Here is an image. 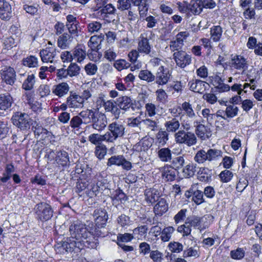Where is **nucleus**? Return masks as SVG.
Returning <instances> with one entry per match:
<instances>
[{
  "label": "nucleus",
  "mask_w": 262,
  "mask_h": 262,
  "mask_svg": "<svg viewBox=\"0 0 262 262\" xmlns=\"http://www.w3.org/2000/svg\"><path fill=\"white\" fill-rule=\"evenodd\" d=\"M71 236L67 241L58 243L57 249L60 252H71L76 248L82 249L83 247L94 249L97 247V239L80 221L74 222L70 227Z\"/></svg>",
  "instance_id": "nucleus-1"
},
{
  "label": "nucleus",
  "mask_w": 262,
  "mask_h": 262,
  "mask_svg": "<svg viewBox=\"0 0 262 262\" xmlns=\"http://www.w3.org/2000/svg\"><path fill=\"white\" fill-rule=\"evenodd\" d=\"M222 156L221 150L209 148L207 151L204 149L198 150L194 158V161L199 164H203L206 162H212L217 160Z\"/></svg>",
  "instance_id": "nucleus-2"
},
{
  "label": "nucleus",
  "mask_w": 262,
  "mask_h": 262,
  "mask_svg": "<svg viewBox=\"0 0 262 262\" xmlns=\"http://www.w3.org/2000/svg\"><path fill=\"white\" fill-rule=\"evenodd\" d=\"M125 126L123 122L116 120L108 125V130L106 135L109 142H114L118 138L122 137L125 133Z\"/></svg>",
  "instance_id": "nucleus-3"
},
{
  "label": "nucleus",
  "mask_w": 262,
  "mask_h": 262,
  "mask_svg": "<svg viewBox=\"0 0 262 262\" xmlns=\"http://www.w3.org/2000/svg\"><path fill=\"white\" fill-rule=\"evenodd\" d=\"M174 137L177 143L185 144L188 146L195 145L197 142L196 137L194 133L184 130H180L176 133Z\"/></svg>",
  "instance_id": "nucleus-4"
},
{
  "label": "nucleus",
  "mask_w": 262,
  "mask_h": 262,
  "mask_svg": "<svg viewBox=\"0 0 262 262\" xmlns=\"http://www.w3.org/2000/svg\"><path fill=\"white\" fill-rule=\"evenodd\" d=\"M13 124L21 130H27L30 127L31 119L26 113H16L12 117Z\"/></svg>",
  "instance_id": "nucleus-5"
},
{
  "label": "nucleus",
  "mask_w": 262,
  "mask_h": 262,
  "mask_svg": "<svg viewBox=\"0 0 262 262\" xmlns=\"http://www.w3.org/2000/svg\"><path fill=\"white\" fill-rule=\"evenodd\" d=\"M35 210L37 218L41 221H48L53 216V211L51 206L45 203L37 204Z\"/></svg>",
  "instance_id": "nucleus-6"
},
{
  "label": "nucleus",
  "mask_w": 262,
  "mask_h": 262,
  "mask_svg": "<svg viewBox=\"0 0 262 262\" xmlns=\"http://www.w3.org/2000/svg\"><path fill=\"white\" fill-rule=\"evenodd\" d=\"M106 165L108 167H111L113 165L121 166L123 169L126 171L130 170L133 167L132 163L127 160L122 155L112 156L108 159Z\"/></svg>",
  "instance_id": "nucleus-7"
},
{
  "label": "nucleus",
  "mask_w": 262,
  "mask_h": 262,
  "mask_svg": "<svg viewBox=\"0 0 262 262\" xmlns=\"http://www.w3.org/2000/svg\"><path fill=\"white\" fill-rule=\"evenodd\" d=\"M173 58L176 65L182 69L190 65L192 61L191 56L183 50L174 52L173 54Z\"/></svg>",
  "instance_id": "nucleus-8"
},
{
  "label": "nucleus",
  "mask_w": 262,
  "mask_h": 262,
  "mask_svg": "<svg viewBox=\"0 0 262 262\" xmlns=\"http://www.w3.org/2000/svg\"><path fill=\"white\" fill-rule=\"evenodd\" d=\"M58 53L56 48L51 46L41 50L39 54L43 62L53 63L57 61Z\"/></svg>",
  "instance_id": "nucleus-9"
},
{
  "label": "nucleus",
  "mask_w": 262,
  "mask_h": 262,
  "mask_svg": "<svg viewBox=\"0 0 262 262\" xmlns=\"http://www.w3.org/2000/svg\"><path fill=\"white\" fill-rule=\"evenodd\" d=\"M104 95L100 94L99 95V99L102 100L103 102V106L106 112L111 113L114 117V119L118 120L120 117L121 111L116 102L112 100L105 101L103 99Z\"/></svg>",
  "instance_id": "nucleus-10"
},
{
  "label": "nucleus",
  "mask_w": 262,
  "mask_h": 262,
  "mask_svg": "<svg viewBox=\"0 0 262 262\" xmlns=\"http://www.w3.org/2000/svg\"><path fill=\"white\" fill-rule=\"evenodd\" d=\"M230 67L238 71H242V74H244L245 70L248 67L247 59L241 55H232L230 60Z\"/></svg>",
  "instance_id": "nucleus-11"
},
{
  "label": "nucleus",
  "mask_w": 262,
  "mask_h": 262,
  "mask_svg": "<svg viewBox=\"0 0 262 262\" xmlns=\"http://www.w3.org/2000/svg\"><path fill=\"white\" fill-rule=\"evenodd\" d=\"M204 120H196L193 122V126L195 127V134L202 140L208 139L211 136V132L208 126L203 123Z\"/></svg>",
  "instance_id": "nucleus-12"
},
{
  "label": "nucleus",
  "mask_w": 262,
  "mask_h": 262,
  "mask_svg": "<svg viewBox=\"0 0 262 262\" xmlns=\"http://www.w3.org/2000/svg\"><path fill=\"white\" fill-rule=\"evenodd\" d=\"M189 35V34L187 31L180 32L177 34L176 39L170 42L169 47L171 51L174 52L182 50L184 41Z\"/></svg>",
  "instance_id": "nucleus-13"
},
{
  "label": "nucleus",
  "mask_w": 262,
  "mask_h": 262,
  "mask_svg": "<svg viewBox=\"0 0 262 262\" xmlns=\"http://www.w3.org/2000/svg\"><path fill=\"white\" fill-rule=\"evenodd\" d=\"M171 77V74L168 69L161 66L157 71L155 75V82L159 85L167 83Z\"/></svg>",
  "instance_id": "nucleus-14"
},
{
  "label": "nucleus",
  "mask_w": 262,
  "mask_h": 262,
  "mask_svg": "<svg viewBox=\"0 0 262 262\" xmlns=\"http://www.w3.org/2000/svg\"><path fill=\"white\" fill-rule=\"evenodd\" d=\"M152 48V45H150L149 39L141 34L138 41L137 50L141 54L149 55Z\"/></svg>",
  "instance_id": "nucleus-15"
},
{
  "label": "nucleus",
  "mask_w": 262,
  "mask_h": 262,
  "mask_svg": "<svg viewBox=\"0 0 262 262\" xmlns=\"http://www.w3.org/2000/svg\"><path fill=\"white\" fill-rule=\"evenodd\" d=\"M107 124V118L103 113L95 115L92 121V127L99 132L103 130Z\"/></svg>",
  "instance_id": "nucleus-16"
},
{
  "label": "nucleus",
  "mask_w": 262,
  "mask_h": 262,
  "mask_svg": "<svg viewBox=\"0 0 262 262\" xmlns=\"http://www.w3.org/2000/svg\"><path fill=\"white\" fill-rule=\"evenodd\" d=\"M1 76L3 80L7 84L12 85L16 79L15 72L11 67H4L2 70Z\"/></svg>",
  "instance_id": "nucleus-17"
},
{
  "label": "nucleus",
  "mask_w": 262,
  "mask_h": 262,
  "mask_svg": "<svg viewBox=\"0 0 262 262\" xmlns=\"http://www.w3.org/2000/svg\"><path fill=\"white\" fill-rule=\"evenodd\" d=\"M70 86L67 82H61L53 86L52 92L53 94L59 98L64 97L70 91Z\"/></svg>",
  "instance_id": "nucleus-18"
},
{
  "label": "nucleus",
  "mask_w": 262,
  "mask_h": 262,
  "mask_svg": "<svg viewBox=\"0 0 262 262\" xmlns=\"http://www.w3.org/2000/svg\"><path fill=\"white\" fill-rule=\"evenodd\" d=\"M190 89L195 93H203L209 89L208 83L199 79H192L189 82Z\"/></svg>",
  "instance_id": "nucleus-19"
},
{
  "label": "nucleus",
  "mask_w": 262,
  "mask_h": 262,
  "mask_svg": "<svg viewBox=\"0 0 262 262\" xmlns=\"http://www.w3.org/2000/svg\"><path fill=\"white\" fill-rule=\"evenodd\" d=\"M93 216L96 225L98 227H103L107 220V212L105 210L98 208L94 210Z\"/></svg>",
  "instance_id": "nucleus-20"
},
{
  "label": "nucleus",
  "mask_w": 262,
  "mask_h": 262,
  "mask_svg": "<svg viewBox=\"0 0 262 262\" xmlns=\"http://www.w3.org/2000/svg\"><path fill=\"white\" fill-rule=\"evenodd\" d=\"M161 171L162 178L165 181H172L176 177V169L170 165H165L161 168Z\"/></svg>",
  "instance_id": "nucleus-21"
},
{
  "label": "nucleus",
  "mask_w": 262,
  "mask_h": 262,
  "mask_svg": "<svg viewBox=\"0 0 262 262\" xmlns=\"http://www.w3.org/2000/svg\"><path fill=\"white\" fill-rule=\"evenodd\" d=\"M12 7L9 3L5 0H0V18L8 20L11 16Z\"/></svg>",
  "instance_id": "nucleus-22"
},
{
  "label": "nucleus",
  "mask_w": 262,
  "mask_h": 262,
  "mask_svg": "<svg viewBox=\"0 0 262 262\" xmlns=\"http://www.w3.org/2000/svg\"><path fill=\"white\" fill-rule=\"evenodd\" d=\"M67 99L69 108H82L83 106V104L80 99V96L75 93H71Z\"/></svg>",
  "instance_id": "nucleus-23"
},
{
  "label": "nucleus",
  "mask_w": 262,
  "mask_h": 262,
  "mask_svg": "<svg viewBox=\"0 0 262 262\" xmlns=\"http://www.w3.org/2000/svg\"><path fill=\"white\" fill-rule=\"evenodd\" d=\"M85 48L81 45L76 46L73 51V59L80 63L83 61L86 56Z\"/></svg>",
  "instance_id": "nucleus-24"
},
{
  "label": "nucleus",
  "mask_w": 262,
  "mask_h": 262,
  "mask_svg": "<svg viewBox=\"0 0 262 262\" xmlns=\"http://www.w3.org/2000/svg\"><path fill=\"white\" fill-rule=\"evenodd\" d=\"M158 201L154 206V211L156 215L161 216L168 210V205L165 199L161 198Z\"/></svg>",
  "instance_id": "nucleus-25"
},
{
  "label": "nucleus",
  "mask_w": 262,
  "mask_h": 262,
  "mask_svg": "<svg viewBox=\"0 0 262 262\" xmlns=\"http://www.w3.org/2000/svg\"><path fill=\"white\" fill-rule=\"evenodd\" d=\"M73 38L67 33H64L60 35L57 39L58 47L62 49H66L69 48Z\"/></svg>",
  "instance_id": "nucleus-26"
},
{
  "label": "nucleus",
  "mask_w": 262,
  "mask_h": 262,
  "mask_svg": "<svg viewBox=\"0 0 262 262\" xmlns=\"http://www.w3.org/2000/svg\"><path fill=\"white\" fill-rule=\"evenodd\" d=\"M166 131L168 133H176L180 127V122L176 118H172L164 123Z\"/></svg>",
  "instance_id": "nucleus-27"
},
{
  "label": "nucleus",
  "mask_w": 262,
  "mask_h": 262,
  "mask_svg": "<svg viewBox=\"0 0 262 262\" xmlns=\"http://www.w3.org/2000/svg\"><path fill=\"white\" fill-rule=\"evenodd\" d=\"M145 199L147 203H153L159 200V192L155 188H148L145 190Z\"/></svg>",
  "instance_id": "nucleus-28"
},
{
  "label": "nucleus",
  "mask_w": 262,
  "mask_h": 262,
  "mask_svg": "<svg viewBox=\"0 0 262 262\" xmlns=\"http://www.w3.org/2000/svg\"><path fill=\"white\" fill-rule=\"evenodd\" d=\"M13 101L12 97L9 94L0 95V110L5 111L9 109L11 107Z\"/></svg>",
  "instance_id": "nucleus-29"
},
{
  "label": "nucleus",
  "mask_w": 262,
  "mask_h": 262,
  "mask_svg": "<svg viewBox=\"0 0 262 262\" xmlns=\"http://www.w3.org/2000/svg\"><path fill=\"white\" fill-rule=\"evenodd\" d=\"M157 156L162 162H169L172 159L171 151L168 147L160 148L157 151Z\"/></svg>",
  "instance_id": "nucleus-30"
},
{
  "label": "nucleus",
  "mask_w": 262,
  "mask_h": 262,
  "mask_svg": "<svg viewBox=\"0 0 262 262\" xmlns=\"http://www.w3.org/2000/svg\"><path fill=\"white\" fill-rule=\"evenodd\" d=\"M96 115V112L92 109H86L81 111L79 115L84 124L92 122Z\"/></svg>",
  "instance_id": "nucleus-31"
},
{
  "label": "nucleus",
  "mask_w": 262,
  "mask_h": 262,
  "mask_svg": "<svg viewBox=\"0 0 262 262\" xmlns=\"http://www.w3.org/2000/svg\"><path fill=\"white\" fill-rule=\"evenodd\" d=\"M55 161L59 166H66L69 163V157L68 154L64 150H61L57 152Z\"/></svg>",
  "instance_id": "nucleus-32"
},
{
  "label": "nucleus",
  "mask_w": 262,
  "mask_h": 262,
  "mask_svg": "<svg viewBox=\"0 0 262 262\" xmlns=\"http://www.w3.org/2000/svg\"><path fill=\"white\" fill-rule=\"evenodd\" d=\"M168 139V132L162 129L159 130L156 135V142L159 146H164Z\"/></svg>",
  "instance_id": "nucleus-33"
},
{
  "label": "nucleus",
  "mask_w": 262,
  "mask_h": 262,
  "mask_svg": "<svg viewBox=\"0 0 262 262\" xmlns=\"http://www.w3.org/2000/svg\"><path fill=\"white\" fill-rule=\"evenodd\" d=\"M213 85L216 91L219 93L228 92L230 90V86L223 83L221 78L219 76L215 77Z\"/></svg>",
  "instance_id": "nucleus-34"
},
{
  "label": "nucleus",
  "mask_w": 262,
  "mask_h": 262,
  "mask_svg": "<svg viewBox=\"0 0 262 262\" xmlns=\"http://www.w3.org/2000/svg\"><path fill=\"white\" fill-rule=\"evenodd\" d=\"M89 141L94 145H97L101 143L102 141L109 142L107 139L106 133L104 135H99L98 134H91L88 138Z\"/></svg>",
  "instance_id": "nucleus-35"
},
{
  "label": "nucleus",
  "mask_w": 262,
  "mask_h": 262,
  "mask_svg": "<svg viewBox=\"0 0 262 262\" xmlns=\"http://www.w3.org/2000/svg\"><path fill=\"white\" fill-rule=\"evenodd\" d=\"M188 6L189 12L194 15L199 14L202 11L201 0L192 1Z\"/></svg>",
  "instance_id": "nucleus-36"
},
{
  "label": "nucleus",
  "mask_w": 262,
  "mask_h": 262,
  "mask_svg": "<svg viewBox=\"0 0 262 262\" xmlns=\"http://www.w3.org/2000/svg\"><path fill=\"white\" fill-rule=\"evenodd\" d=\"M181 110L184 112V116L192 119L195 117V114L193 110L192 105L188 102H184L182 104Z\"/></svg>",
  "instance_id": "nucleus-37"
},
{
  "label": "nucleus",
  "mask_w": 262,
  "mask_h": 262,
  "mask_svg": "<svg viewBox=\"0 0 262 262\" xmlns=\"http://www.w3.org/2000/svg\"><path fill=\"white\" fill-rule=\"evenodd\" d=\"M118 106L120 110L127 111L133 104L132 100L127 96H123L119 98L118 100Z\"/></svg>",
  "instance_id": "nucleus-38"
},
{
  "label": "nucleus",
  "mask_w": 262,
  "mask_h": 262,
  "mask_svg": "<svg viewBox=\"0 0 262 262\" xmlns=\"http://www.w3.org/2000/svg\"><path fill=\"white\" fill-rule=\"evenodd\" d=\"M174 231V228L172 226L164 228L161 231V239L164 242H168L171 239Z\"/></svg>",
  "instance_id": "nucleus-39"
},
{
  "label": "nucleus",
  "mask_w": 262,
  "mask_h": 262,
  "mask_svg": "<svg viewBox=\"0 0 262 262\" xmlns=\"http://www.w3.org/2000/svg\"><path fill=\"white\" fill-rule=\"evenodd\" d=\"M155 75L151 71L147 70H143L140 71L139 78L142 80L148 83L152 82L155 80Z\"/></svg>",
  "instance_id": "nucleus-40"
},
{
  "label": "nucleus",
  "mask_w": 262,
  "mask_h": 262,
  "mask_svg": "<svg viewBox=\"0 0 262 262\" xmlns=\"http://www.w3.org/2000/svg\"><path fill=\"white\" fill-rule=\"evenodd\" d=\"M223 30L220 26H214L210 29L211 38L213 41H219L222 35Z\"/></svg>",
  "instance_id": "nucleus-41"
},
{
  "label": "nucleus",
  "mask_w": 262,
  "mask_h": 262,
  "mask_svg": "<svg viewBox=\"0 0 262 262\" xmlns=\"http://www.w3.org/2000/svg\"><path fill=\"white\" fill-rule=\"evenodd\" d=\"M148 227L146 225L141 226L133 230V235L134 238L138 239H141L143 237L145 236L146 234Z\"/></svg>",
  "instance_id": "nucleus-42"
},
{
  "label": "nucleus",
  "mask_w": 262,
  "mask_h": 262,
  "mask_svg": "<svg viewBox=\"0 0 262 262\" xmlns=\"http://www.w3.org/2000/svg\"><path fill=\"white\" fill-rule=\"evenodd\" d=\"M35 82L34 75L33 74L29 75L24 81L22 88L25 90L30 91L33 88Z\"/></svg>",
  "instance_id": "nucleus-43"
},
{
  "label": "nucleus",
  "mask_w": 262,
  "mask_h": 262,
  "mask_svg": "<svg viewBox=\"0 0 262 262\" xmlns=\"http://www.w3.org/2000/svg\"><path fill=\"white\" fill-rule=\"evenodd\" d=\"M116 9L113 5L109 4L103 7L98 13H100V17L105 18L107 14H113L115 13Z\"/></svg>",
  "instance_id": "nucleus-44"
},
{
  "label": "nucleus",
  "mask_w": 262,
  "mask_h": 262,
  "mask_svg": "<svg viewBox=\"0 0 262 262\" xmlns=\"http://www.w3.org/2000/svg\"><path fill=\"white\" fill-rule=\"evenodd\" d=\"M23 64L29 68H34L38 66V58L34 56H30L24 59Z\"/></svg>",
  "instance_id": "nucleus-45"
},
{
  "label": "nucleus",
  "mask_w": 262,
  "mask_h": 262,
  "mask_svg": "<svg viewBox=\"0 0 262 262\" xmlns=\"http://www.w3.org/2000/svg\"><path fill=\"white\" fill-rule=\"evenodd\" d=\"M67 70L68 75L70 77H72L73 76H76L79 74L80 68L76 63H71L68 67Z\"/></svg>",
  "instance_id": "nucleus-46"
},
{
  "label": "nucleus",
  "mask_w": 262,
  "mask_h": 262,
  "mask_svg": "<svg viewBox=\"0 0 262 262\" xmlns=\"http://www.w3.org/2000/svg\"><path fill=\"white\" fill-rule=\"evenodd\" d=\"M102 28V24L97 21H93L88 24L87 29L89 32L95 33L98 32Z\"/></svg>",
  "instance_id": "nucleus-47"
},
{
  "label": "nucleus",
  "mask_w": 262,
  "mask_h": 262,
  "mask_svg": "<svg viewBox=\"0 0 262 262\" xmlns=\"http://www.w3.org/2000/svg\"><path fill=\"white\" fill-rule=\"evenodd\" d=\"M210 170L207 168H201L199 172L198 179L202 182H207L210 179Z\"/></svg>",
  "instance_id": "nucleus-48"
},
{
  "label": "nucleus",
  "mask_w": 262,
  "mask_h": 262,
  "mask_svg": "<svg viewBox=\"0 0 262 262\" xmlns=\"http://www.w3.org/2000/svg\"><path fill=\"white\" fill-rule=\"evenodd\" d=\"M142 122L146 128L151 131H155L158 128V120H151L149 118H146L142 120Z\"/></svg>",
  "instance_id": "nucleus-49"
},
{
  "label": "nucleus",
  "mask_w": 262,
  "mask_h": 262,
  "mask_svg": "<svg viewBox=\"0 0 262 262\" xmlns=\"http://www.w3.org/2000/svg\"><path fill=\"white\" fill-rule=\"evenodd\" d=\"M192 201L197 205H200L205 202L203 193L202 191L196 190L192 193Z\"/></svg>",
  "instance_id": "nucleus-50"
},
{
  "label": "nucleus",
  "mask_w": 262,
  "mask_h": 262,
  "mask_svg": "<svg viewBox=\"0 0 262 262\" xmlns=\"http://www.w3.org/2000/svg\"><path fill=\"white\" fill-rule=\"evenodd\" d=\"M130 66V64L129 62L122 59L116 60L114 63V67L119 71H121L123 69H126Z\"/></svg>",
  "instance_id": "nucleus-51"
},
{
  "label": "nucleus",
  "mask_w": 262,
  "mask_h": 262,
  "mask_svg": "<svg viewBox=\"0 0 262 262\" xmlns=\"http://www.w3.org/2000/svg\"><path fill=\"white\" fill-rule=\"evenodd\" d=\"M84 70L86 75L93 76L96 74L98 71L97 66L92 62H89L84 67Z\"/></svg>",
  "instance_id": "nucleus-52"
},
{
  "label": "nucleus",
  "mask_w": 262,
  "mask_h": 262,
  "mask_svg": "<svg viewBox=\"0 0 262 262\" xmlns=\"http://www.w3.org/2000/svg\"><path fill=\"white\" fill-rule=\"evenodd\" d=\"M238 112V108L234 105H230L227 106L225 111L228 118H233L236 116Z\"/></svg>",
  "instance_id": "nucleus-53"
},
{
  "label": "nucleus",
  "mask_w": 262,
  "mask_h": 262,
  "mask_svg": "<svg viewBox=\"0 0 262 262\" xmlns=\"http://www.w3.org/2000/svg\"><path fill=\"white\" fill-rule=\"evenodd\" d=\"M156 95L158 101L163 103H165L167 101L168 95L163 89H158L156 91Z\"/></svg>",
  "instance_id": "nucleus-54"
},
{
  "label": "nucleus",
  "mask_w": 262,
  "mask_h": 262,
  "mask_svg": "<svg viewBox=\"0 0 262 262\" xmlns=\"http://www.w3.org/2000/svg\"><path fill=\"white\" fill-rule=\"evenodd\" d=\"M168 247L169 250L172 253H178L182 251L183 249L182 244L177 242H170Z\"/></svg>",
  "instance_id": "nucleus-55"
},
{
  "label": "nucleus",
  "mask_w": 262,
  "mask_h": 262,
  "mask_svg": "<svg viewBox=\"0 0 262 262\" xmlns=\"http://www.w3.org/2000/svg\"><path fill=\"white\" fill-rule=\"evenodd\" d=\"M219 176L222 182L227 183L231 180L233 177V174L230 170H225L222 171Z\"/></svg>",
  "instance_id": "nucleus-56"
},
{
  "label": "nucleus",
  "mask_w": 262,
  "mask_h": 262,
  "mask_svg": "<svg viewBox=\"0 0 262 262\" xmlns=\"http://www.w3.org/2000/svg\"><path fill=\"white\" fill-rule=\"evenodd\" d=\"M101 41V39L99 36H92L88 42V46L92 50H94L97 49Z\"/></svg>",
  "instance_id": "nucleus-57"
},
{
  "label": "nucleus",
  "mask_w": 262,
  "mask_h": 262,
  "mask_svg": "<svg viewBox=\"0 0 262 262\" xmlns=\"http://www.w3.org/2000/svg\"><path fill=\"white\" fill-rule=\"evenodd\" d=\"M38 92L41 97L48 96L51 93L50 87L48 84H41L38 89Z\"/></svg>",
  "instance_id": "nucleus-58"
},
{
  "label": "nucleus",
  "mask_w": 262,
  "mask_h": 262,
  "mask_svg": "<svg viewBox=\"0 0 262 262\" xmlns=\"http://www.w3.org/2000/svg\"><path fill=\"white\" fill-rule=\"evenodd\" d=\"M130 222L129 217L125 214H121L117 218V223L122 227L129 226Z\"/></svg>",
  "instance_id": "nucleus-59"
},
{
  "label": "nucleus",
  "mask_w": 262,
  "mask_h": 262,
  "mask_svg": "<svg viewBox=\"0 0 262 262\" xmlns=\"http://www.w3.org/2000/svg\"><path fill=\"white\" fill-rule=\"evenodd\" d=\"M186 224H189L190 226L201 229L200 217H199L194 216L191 218H187L186 221Z\"/></svg>",
  "instance_id": "nucleus-60"
},
{
  "label": "nucleus",
  "mask_w": 262,
  "mask_h": 262,
  "mask_svg": "<svg viewBox=\"0 0 262 262\" xmlns=\"http://www.w3.org/2000/svg\"><path fill=\"white\" fill-rule=\"evenodd\" d=\"M183 256L184 257H198L199 256V250L197 249H194L192 247L188 248L184 251Z\"/></svg>",
  "instance_id": "nucleus-61"
},
{
  "label": "nucleus",
  "mask_w": 262,
  "mask_h": 262,
  "mask_svg": "<svg viewBox=\"0 0 262 262\" xmlns=\"http://www.w3.org/2000/svg\"><path fill=\"white\" fill-rule=\"evenodd\" d=\"M181 122L180 124H182V126L184 129L186 131L189 130L191 127L192 121L191 119L189 118L188 117L184 116V115H182L181 117Z\"/></svg>",
  "instance_id": "nucleus-62"
},
{
  "label": "nucleus",
  "mask_w": 262,
  "mask_h": 262,
  "mask_svg": "<svg viewBox=\"0 0 262 262\" xmlns=\"http://www.w3.org/2000/svg\"><path fill=\"white\" fill-rule=\"evenodd\" d=\"M213 216L210 214H206L200 218L201 229H205L210 224Z\"/></svg>",
  "instance_id": "nucleus-63"
},
{
  "label": "nucleus",
  "mask_w": 262,
  "mask_h": 262,
  "mask_svg": "<svg viewBox=\"0 0 262 262\" xmlns=\"http://www.w3.org/2000/svg\"><path fill=\"white\" fill-rule=\"evenodd\" d=\"M104 56L107 60L112 61L116 59L117 53L113 48H109L105 51Z\"/></svg>",
  "instance_id": "nucleus-64"
}]
</instances>
